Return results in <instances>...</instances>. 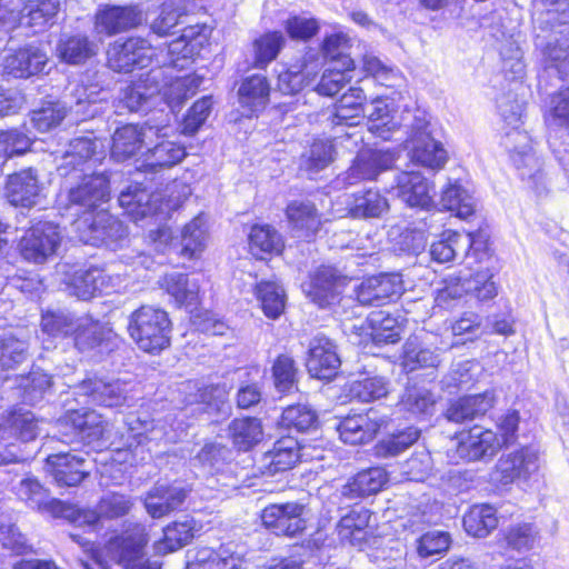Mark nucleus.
<instances>
[{"label":"nucleus","mask_w":569,"mask_h":569,"mask_svg":"<svg viewBox=\"0 0 569 569\" xmlns=\"http://www.w3.org/2000/svg\"><path fill=\"white\" fill-rule=\"evenodd\" d=\"M166 192V194L150 192L142 182L133 181L121 191L118 199L127 216L134 222L143 219L154 220L157 229H150L148 238L156 246L157 250H162L172 238L170 229L162 224V222L191 193L189 186L178 181L168 184Z\"/></svg>","instance_id":"nucleus-1"},{"label":"nucleus","mask_w":569,"mask_h":569,"mask_svg":"<svg viewBox=\"0 0 569 569\" xmlns=\"http://www.w3.org/2000/svg\"><path fill=\"white\" fill-rule=\"evenodd\" d=\"M352 39L345 32H335L323 38L320 52L308 50L302 62L291 66L279 73L280 89L286 93L300 90L305 78L316 76L322 66H339L345 70H355L356 63L350 57Z\"/></svg>","instance_id":"nucleus-2"},{"label":"nucleus","mask_w":569,"mask_h":569,"mask_svg":"<svg viewBox=\"0 0 569 569\" xmlns=\"http://www.w3.org/2000/svg\"><path fill=\"white\" fill-rule=\"evenodd\" d=\"M501 117L503 120L502 130L505 131L502 144L519 171L521 179L527 180L529 187L537 194L546 193L548 182L542 171L541 160L533 152L528 133L520 130L522 123L521 112H518L516 109H503Z\"/></svg>","instance_id":"nucleus-3"},{"label":"nucleus","mask_w":569,"mask_h":569,"mask_svg":"<svg viewBox=\"0 0 569 569\" xmlns=\"http://www.w3.org/2000/svg\"><path fill=\"white\" fill-rule=\"evenodd\" d=\"M144 528L137 525L132 535L111 538L102 551L94 556L93 562H83L84 569H160L157 562L144 558L143 548L147 545Z\"/></svg>","instance_id":"nucleus-4"},{"label":"nucleus","mask_w":569,"mask_h":569,"mask_svg":"<svg viewBox=\"0 0 569 569\" xmlns=\"http://www.w3.org/2000/svg\"><path fill=\"white\" fill-rule=\"evenodd\" d=\"M127 330L144 352L159 353L170 346L171 321L160 308L141 306L129 316Z\"/></svg>","instance_id":"nucleus-5"},{"label":"nucleus","mask_w":569,"mask_h":569,"mask_svg":"<svg viewBox=\"0 0 569 569\" xmlns=\"http://www.w3.org/2000/svg\"><path fill=\"white\" fill-rule=\"evenodd\" d=\"M412 124L410 159L413 163L432 171L441 170L448 161V152L436 139L433 124L427 120L425 109H416Z\"/></svg>","instance_id":"nucleus-6"},{"label":"nucleus","mask_w":569,"mask_h":569,"mask_svg":"<svg viewBox=\"0 0 569 569\" xmlns=\"http://www.w3.org/2000/svg\"><path fill=\"white\" fill-rule=\"evenodd\" d=\"M66 178L72 182L68 187L69 204L77 207L83 217L94 214L93 211L109 200V180L104 174L89 171Z\"/></svg>","instance_id":"nucleus-7"},{"label":"nucleus","mask_w":569,"mask_h":569,"mask_svg":"<svg viewBox=\"0 0 569 569\" xmlns=\"http://www.w3.org/2000/svg\"><path fill=\"white\" fill-rule=\"evenodd\" d=\"M60 242L61 234L58 224L39 221L24 232L18 249L26 261L41 264L56 254Z\"/></svg>","instance_id":"nucleus-8"},{"label":"nucleus","mask_w":569,"mask_h":569,"mask_svg":"<svg viewBox=\"0 0 569 569\" xmlns=\"http://www.w3.org/2000/svg\"><path fill=\"white\" fill-rule=\"evenodd\" d=\"M154 54L156 49L147 39L130 37L110 44L107 51L108 66L117 72H131L136 68H147Z\"/></svg>","instance_id":"nucleus-9"},{"label":"nucleus","mask_w":569,"mask_h":569,"mask_svg":"<svg viewBox=\"0 0 569 569\" xmlns=\"http://www.w3.org/2000/svg\"><path fill=\"white\" fill-rule=\"evenodd\" d=\"M396 162L395 153L389 150L361 149L351 166L337 178V183L350 187L366 180H375L381 172Z\"/></svg>","instance_id":"nucleus-10"},{"label":"nucleus","mask_w":569,"mask_h":569,"mask_svg":"<svg viewBox=\"0 0 569 569\" xmlns=\"http://www.w3.org/2000/svg\"><path fill=\"white\" fill-rule=\"evenodd\" d=\"M74 228L80 240L91 246L111 244L127 236L122 222L104 210L77 219Z\"/></svg>","instance_id":"nucleus-11"},{"label":"nucleus","mask_w":569,"mask_h":569,"mask_svg":"<svg viewBox=\"0 0 569 569\" xmlns=\"http://www.w3.org/2000/svg\"><path fill=\"white\" fill-rule=\"evenodd\" d=\"M72 335L74 347L82 353H109L120 343L119 336L108 325L89 318H80Z\"/></svg>","instance_id":"nucleus-12"},{"label":"nucleus","mask_w":569,"mask_h":569,"mask_svg":"<svg viewBox=\"0 0 569 569\" xmlns=\"http://www.w3.org/2000/svg\"><path fill=\"white\" fill-rule=\"evenodd\" d=\"M347 284V278L335 268L322 266L301 284L303 293L320 308L336 303Z\"/></svg>","instance_id":"nucleus-13"},{"label":"nucleus","mask_w":569,"mask_h":569,"mask_svg":"<svg viewBox=\"0 0 569 569\" xmlns=\"http://www.w3.org/2000/svg\"><path fill=\"white\" fill-rule=\"evenodd\" d=\"M405 291L399 273H381L362 280L356 288L357 301L362 306H381L398 299Z\"/></svg>","instance_id":"nucleus-14"},{"label":"nucleus","mask_w":569,"mask_h":569,"mask_svg":"<svg viewBox=\"0 0 569 569\" xmlns=\"http://www.w3.org/2000/svg\"><path fill=\"white\" fill-rule=\"evenodd\" d=\"M59 423L66 429H72L73 438L68 432H62L64 437L62 441L66 442L76 440L84 445H93L104 437L107 430V422L103 417L89 409L69 411L59 420Z\"/></svg>","instance_id":"nucleus-15"},{"label":"nucleus","mask_w":569,"mask_h":569,"mask_svg":"<svg viewBox=\"0 0 569 569\" xmlns=\"http://www.w3.org/2000/svg\"><path fill=\"white\" fill-rule=\"evenodd\" d=\"M498 469L505 483L516 480L538 482L541 477L539 453L531 447H523L499 460Z\"/></svg>","instance_id":"nucleus-16"},{"label":"nucleus","mask_w":569,"mask_h":569,"mask_svg":"<svg viewBox=\"0 0 569 569\" xmlns=\"http://www.w3.org/2000/svg\"><path fill=\"white\" fill-rule=\"evenodd\" d=\"M501 447L502 442L496 432L481 426H473L460 435L457 453L467 461H488Z\"/></svg>","instance_id":"nucleus-17"},{"label":"nucleus","mask_w":569,"mask_h":569,"mask_svg":"<svg viewBox=\"0 0 569 569\" xmlns=\"http://www.w3.org/2000/svg\"><path fill=\"white\" fill-rule=\"evenodd\" d=\"M433 183L419 171H401L396 176L392 192L411 208L429 209L433 203Z\"/></svg>","instance_id":"nucleus-18"},{"label":"nucleus","mask_w":569,"mask_h":569,"mask_svg":"<svg viewBox=\"0 0 569 569\" xmlns=\"http://www.w3.org/2000/svg\"><path fill=\"white\" fill-rule=\"evenodd\" d=\"M305 506L298 502L270 505L262 510L261 520L277 536L293 537L306 529Z\"/></svg>","instance_id":"nucleus-19"},{"label":"nucleus","mask_w":569,"mask_h":569,"mask_svg":"<svg viewBox=\"0 0 569 569\" xmlns=\"http://www.w3.org/2000/svg\"><path fill=\"white\" fill-rule=\"evenodd\" d=\"M306 447L293 437H281L260 459L259 469L262 475L274 476L290 470L307 456Z\"/></svg>","instance_id":"nucleus-20"},{"label":"nucleus","mask_w":569,"mask_h":569,"mask_svg":"<svg viewBox=\"0 0 569 569\" xmlns=\"http://www.w3.org/2000/svg\"><path fill=\"white\" fill-rule=\"evenodd\" d=\"M340 365L335 342L321 333L316 335L308 348L306 366L309 373L320 380H330L337 375Z\"/></svg>","instance_id":"nucleus-21"},{"label":"nucleus","mask_w":569,"mask_h":569,"mask_svg":"<svg viewBox=\"0 0 569 569\" xmlns=\"http://www.w3.org/2000/svg\"><path fill=\"white\" fill-rule=\"evenodd\" d=\"M443 236V239L433 242L430 247L431 258L440 263L450 262L460 256L467 257L471 250H481L486 242L480 231L468 233L448 231Z\"/></svg>","instance_id":"nucleus-22"},{"label":"nucleus","mask_w":569,"mask_h":569,"mask_svg":"<svg viewBox=\"0 0 569 569\" xmlns=\"http://www.w3.org/2000/svg\"><path fill=\"white\" fill-rule=\"evenodd\" d=\"M12 491L27 507L53 517L63 516L67 510L64 503L51 498L49 490L33 476L19 480L12 487Z\"/></svg>","instance_id":"nucleus-23"},{"label":"nucleus","mask_w":569,"mask_h":569,"mask_svg":"<svg viewBox=\"0 0 569 569\" xmlns=\"http://www.w3.org/2000/svg\"><path fill=\"white\" fill-rule=\"evenodd\" d=\"M42 186L32 169L21 170L8 177L6 196L16 207L31 208L40 202Z\"/></svg>","instance_id":"nucleus-24"},{"label":"nucleus","mask_w":569,"mask_h":569,"mask_svg":"<svg viewBox=\"0 0 569 569\" xmlns=\"http://www.w3.org/2000/svg\"><path fill=\"white\" fill-rule=\"evenodd\" d=\"M117 278L98 267L77 270L67 282V291L81 300H89L97 292L113 289Z\"/></svg>","instance_id":"nucleus-25"},{"label":"nucleus","mask_w":569,"mask_h":569,"mask_svg":"<svg viewBox=\"0 0 569 569\" xmlns=\"http://www.w3.org/2000/svg\"><path fill=\"white\" fill-rule=\"evenodd\" d=\"M385 420L377 412L369 410L363 415L346 417L337 426L340 439L352 446L366 443L373 439Z\"/></svg>","instance_id":"nucleus-26"},{"label":"nucleus","mask_w":569,"mask_h":569,"mask_svg":"<svg viewBox=\"0 0 569 569\" xmlns=\"http://www.w3.org/2000/svg\"><path fill=\"white\" fill-rule=\"evenodd\" d=\"M48 58L38 47L26 46L14 51H8L2 58L3 72L14 78H29L41 72Z\"/></svg>","instance_id":"nucleus-27"},{"label":"nucleus","mask_w":569,"mask_h":569,"mask_svg":"<svg viewBox=\"0 0 569 569\" xmlns=\"http://www.w3.org/2000/svg\"><path fill=\"white\" fill-rule=\"evenodd\" d=\"M143 13L138 6H107L96 17L97 29L109 36L139 26Z\"/></svg>","instance_id":"nucleus-28"},{"label":"nucleus","mask_w":569,"mask_h":569,"mask_svg":"<svg viewBox=\"0 0 569 569\" xmlns=\"http://www.w3.org/2000/svg\"><path fill=\"white\" fill-rule=\"evenodd\" d=\"M80 390L93 403L103 407H119L128 401V383L120 380L87 379L80 385Z\"/></svg>","instance_id":"nucleus-29"},{"label":"nucleus","mask_w":569,"mask_h":569,"mask_svg":"<svg viewBox=\"0 0 569 569\" xmlns=\"http://www.w3.org/2000/svg\"><path fill=\"white\" fill-rule=\"evenodd\" d=\"M133 502L129 496L108 492L99 501L96 510H83L78 513L76 521L94 528L101 518L117 519L126 516L132 508Z\"/></svg>","instance_id":"nucleus-30"},{"label":"nucleus","mask_w":569,"mask_h":569,"mask_svg":"<svg viewBox=\"0 0 569 569\" xmlns=\"http://www.w3.org/2000/svg\"><path fill=\"white\" fill-rule=\"evenodd\" d=\"M442 362L441 349L428 345L418 337H410L403 345L401 366L407 372L419 369H437Z\"/></svg>","instance_id":"nucleus-31"},{"label":"nucleus","mask_w":569,"mask_h":569,"mask_svg":"<svg viewBox=\"0 0 569 569\" xmlns=\"http://www.w3.org/2000/svg\"><path fill=\"white\" fill-rule=\"evenodd\" d=\"M96 143L91 138L79 137L70 141L68 149L62 154V163L58 167L61 177L91 171L92 156Z\"/></svg>","instance_id":"nucleus-32"},{"label":"nucleus","mask_w":569,"mask_h":569,"mask_svg":"<svg viewBox=\"0 0 569 569\" xmlns=\"http://www.w3.org/2000/svg\"><path fill=\"white\" fill-rule=\"evenodd\" d=\"M493 402L495 392L492 390L465 396L448 407L446 417L449 421L456 423L470 421L485 416L492 408Z\"/></svg>","instance_id":"nucleus-33"},{"label":"nucleus","mask_w":569,"mask_h":569,"mask_svg":"<svg viewBox=\"0 0 569 569\" xmlns=\"http://www.w3.org/2000/svg\"><path fill=\"white\" fill-rule=\"evenodd\" d=\"M47 463L54 481L61 487L78 486L88 476L84 460L71 453L50 455Z\"/></svg>","instance_id":"nucleus-34"},{"label":"nucleus","mask_w":569,"mask_h":569,"mask_svg":"<svg viewBox=\"0 0 569 569\" xmlns=\"http://www.w3.org/2000/svg\"><path fill=\"white\" fill-rule=\"evenodd\" d=\"M187 151L183 144L163 139L153 148L148 149L139 170L157 172L159 170L171 168L180 163Z\"/></svg>","instance_id":"nucleus-35"},{"label":"nucleus","mask_w":569,"mask_h":569,"mask_svg":"<svg viewBox=\"0 0 569 569\" xmlns=\"http://www.w3.org/2000/svg\"><path fill=\"white\" fill-rule=\"evenodd\" d=\"M186 497V491L182 488L159 485L147 493L144 507L152 518H162L179 509Z\"/></svg>","instance_id":"nucleus-36"},{"label":"nucleus","mask_w":569,"mask_h":569,"mask_svg":"<svg viewBox=\"0 0 569 569\" xmlns=\"http://www.w3.org/2000/svg\"><path fill=\"white\" fill-rule=\"evenodd\" d=\"M388 482V473L383 468L375 467L358 472L341 489L348 499L363 498L376 495Z\"/></svg>","instance_id":"nucleus-37"},{"label":"nucleus","mask_w":569,"mask_h":569,"mask_svg":"<svg viewBox=\"0 0 569 569\" xmlns=\"http://www.w3.org/2000/svg\"><path fill=\"white\" fill-rule=\"evenodd\" d=\"M28 358V342L12 331L0 333V382L9 378V371L14 370Z\"/></svg>","instance_id":"nucleus-38"},{"label":"nucleus","mask_w":569,"mask_h":569,"mask_svg":"<svg viewBox=\"0 0 569 569\" xmlns=\"http://www.w3.org/2000/svg\"><path fill=\"white\" fill-rule=\"evenodd\" d=\"M536 46L542 48L547 68L555 69L561 79L569 78V32L560 30L547 44L537 34Z\"/></svg>","instance_id":"nucleus-39"},{"label":"nucleus","mask_w":569,"mask_h":569,"mask_svg":"<svg viewBox=\"0 0 569 569\" xmlns=\"http://www.w3.org/2000/svg\"><path fill=\"white\" fill-rule=\"evenodd\" d=\"M337 150L330 139H315L301 153L299 169L316 174L328 168L336 159Z\"/></svg>","instance_id":"nucleus-40"},{"label":"nucleus","mask_w":569,"mask_h":569,"mask_svg":"<svg viewBox=\"0 0 569 569\" xmlns=\"http://www.w3.org/2000/svg\"><path fill=\"white\" fill-rule=\"evenodd\" d=\"M160 286L173 298L179 307H194L199 298V284L194 279H189L184 273L172 272L166 274Z\"/></svg>","instance_id":"nucleus-41"},{"label":"nucleus","mask_w":569,"mask_h":569,"mask_svg":"<svg viewBox=\"0 0 569 569\" xmlns=\"http://www.w3.org/2000/svg\"><path fill=\"white\" fill-rule=\"evenodd\" d=\"M370 512L366 508L353 509L343 516L338 526V536L343 542L361 547L367 539Z\"/></svg>","instance_id":"nucleus-42"},{"label":"nucleus","mask_w":569,"mask_h":569,"mask_svg":"<svg viewBox=\"0 0 569 569\" xmlns=\"http://www.w3.org/2000/svg\"><path fill=\"white\" fill-rule=\"evenodd\" d=\"M159 4V13L150 22L153 33L163 37L171 33L187 13L189 0H154Z\"/></svg>","instance_id":"nucleus-43"},{"label":"nucleus","mask_w":569,"mask_h":569,"mask_svg":"<svg viewBox=\"0 0 569 569\" xmlns=\"http://www.w3.org/2000/svg\"><path fill=\"white\" fill-rule=\"evenodd\" d=\"M144 136L142 129L133 124L117 129L112 137V158L122 162L136 156L142 148Z\"/></svg>","instance_id":"nucleus-44"},{"label":"nucleus","mask_w":569,"mask_h":569,"mask_svg":"<svg viewBox=\"0 0 569 569\" xmlns=\"http://www.w3.org/2000/svg\"><path fill=\"white\" fill-rule=\"evenodd\" d=\"M228 431L232 443L241 451L250 450L263 439L262 425L257 418L233 419Z\"/></svg>","instance_id":"nucleus-45"},{"label":"nucleus","mask_w":569,"mask_h":569,"mask_svg":"<svg viewBox=\"0 0 569 569\" xmlns=\"http://www.w3.org/2000/svg\"><path fill=\"white\" fill-rule=\"evenodd\" d=\"M10 430L11 433L20 438L22 441L28 442L37 438L39 435L38 420L31 411L23 409H14L3 417L0 423V438Z\"/></svg>","instance_id":"nucleus-46"},{"label":"nucleus","mask_w":569,"mask_h":569,"mask_svg":"<svg viewBox=\"0 0 569 569\" xmlns=\"http://www.w3.org/2000/svg\"><path fill=\"white\" fill-rule=\"evenodd\" d=\"M347 209L352 218H379L388 211L389 203L378 190L369 189L353 194Z\"/></svg>","instance_id":"nucleus-47"},{"label":"nucleus","mask_w":569,"mask_h":569,"mask_svg":"<svg viewBox=\"0 0 569 569\" xmlns=\"http://www.w3.org/2000/svg\"><path fill=\"white\" fill-rule=\"evenodd\" d=\"M249 248L257 259H264L266 254L280 253L283 241L274 228L268 224H256L249 233Z\"/></svg>","instance_id":"nucleus-48"},{"label":"nucleus","mask_w":569,"mask_h":569,"mask_svg":"<svg viewBox=\"0 0 569 569\" xmlns=\"http://www.w3.org/2000/svg\"><path fill=\"white\" fill-rule=\"evenodd\" d=\"M166 73L164 69H154L147 74V79L133 82L123 90L122 107H141L149 103L159 92L158 79Z\"/></svg>","instance_id":"nucleus-49"},{"label":"nucleus","mask_w":569,"mask_h":569,"mask_svg":"<svg viewBox=\"0 0 569 569\" xmlns=\"http://www.w3.org/2000/svg\"><path fill=\"white\" fill-rule=\"evenodd\" d=\"M201 44L202 40L198 28L192 26L184 28L181 36L169 43L168 52L178 56L173 61L178 71L186 69L193 57L199 54Z\"/></svg>","instance_id":"nucleus-50"},{"label":"nucleus","mask_w":569,"mask_h":569,"mask_svg":"<svg viewBox=\"0 0 569 569\" xmlns=\"http://www.w3.org/2000/svg\"><path fill=\"white\" fill-rule=\"evenodd\" d=\"M367 321L375 345L396 343L400 340L401 328L399 321L388 312L383 310L371 312Z\"/></svg>","instance_id":"nucleus-51"},{"label":"nucleus","mask_w":569,"mask_h":569,"mask_svg":"<svg viewBox=\"0 0 569 569\" xmlns=\"http://www.w3.org/2000/svg\"><path fill=\"white\" fill-rule=\"evenodd\" d=\"M441 206L457 217L466 219L475 212L472 196L458 182L449 180L441 192Z\"/></svg>","instance_id":"nucleus-52"},{"label":"nucleus","mask_w":569,"mask_h":569,"mask_svg":"<svg viewBox=\"0 0 569 569\" xmlns=\"http://www.w3.org/2000/svg\"><path fill=\"white\" fill-rule=\"evenodd\" d=\"M270 83L264 76L252 74L246 77L238 89L242 107H263L270 101Z\"/></svg>","instance_id":"nucleus-53"},{"label":"nucleus","mask_w":569,"mask_h":569,"mask_svg":"<svg viewBox=\"0 0 569 569\" xmlns=\"http://www.w3.org/2000/svg\"><path fill=\"white\" fill-rule=\"evenodd\" d=\"M498 525L496 510L489 505L472 506L463 517V527L473 537L488 536Z\"/></svg>","instance_id":"nucleus-54"},{"label":"nucleus","mask_w":569,"mask_h":569,"mask_svg":"<svg viewBox=\"0 0 569 569\" xmlns=\"http://www.w3.org/2000/svg\"><path fill=\"white\" fill-rule=\"evenodd\" d=\"M286 43L281 31H269L253 41V67L264 69L272 62Z\"/></svg>","instance_id":"nucleus-55"},{"label":"nucleus","mask_w":569,"mask_h":569,"mask_svg":"<svg viewBox=\"0 0 569 569\" xmlns=\"http://www.w3.org/2000/svg\"><path fill=\"white\" fill-rule=\"evenodd\" d=\"M286 214L295 229L306 231L307 236L315 233L320 227V217L316 206L310 201H292L288 204Z\"/></svg>","instance_id":"nucleus-56"},{"label":"nucleus","mask_w":569,"mask_h":569,"mask_svg":"<svg viewBox=\"0 0 569 569\" xmlns=\"http://www.w3.org/2000/svg\"><path fill=\"white\" fill-rule=\"evenodd\" d=\"M257 298L263 313L270 319H277L286 307V292L276 281H262L256 288Z\"/></svg>","instance_id":"nucleus-57"},{"label":"nucleus","mask_w":569,"mask_h":569,"mask_svg":"<svg viewBox=\"0 0 569 569\" xmlns=\"http://www.w3.org/2000/svg\"><path fill=\"white\" fill-rule=\"evenodd\" d=\"M196 531L194 521L186 519L169 525L163 530V539L157 542L156 548L159 552H171L188 545Z\"/></svg>","instance_id":"nucleus-58"},{"label":"nucleus","mask_w":569,"mask_h":569,"mask_svg":"<svg viewBox=\"0 0 569 569\" xmlns=\"http://www.w3.org/2000/svg\"><path fill=\"white\" fill-rule=\"evenodd\" d=\"M207 221L202 214L197 216L182 230L181 254L194 258L203 251L207 241Z\"/></svg>","instance_id":"nucleus-59"},{"label":"nucleus","mask_w":569,"mask_h":569,"mask_svg":"<svg viewBox=\"0 0 569 569\" xmlns=\"http://www.w3.org/2000/svg\"><path fill=\"white\" fill-rule=\"evenodd\" d=\"M60 0H24L21 21L27 20L31 27H46L57 16Z\"/></svg>","instance_id":"nucleus-60"},{"label":"nucleus","mask_w":569,"mask_h":569,"mask_svg":"<svg viewBox=\"0 0 569 569\" xmlns=\"http://www.w3.org/2000/svg\"><path fill=\"white\" fill-rule=\"evenodd\" d=\"M419 436L420 431L415 427L393 433L377 443L376 455L380 458L396 457L413 445Z\"/></svg>","instance_id":"nucleus-61"},{"label":"nucleus","mask_w":569,"mask_h":569,"mask_svg":"<svg viewBox=\"0 0 569 569\" xmlns=\"http://www.w3.org/2000/svg\"><path fill=\"white\" fill-rule=\"evenodd\" d=\"M203 78L196 73L178 76L177 79L163 91L166 101L177 103V107L183 104L192 97L201 86Z\"/></svg>","instance_id":"nucleus-62"},{"label":"nucleus","mask_w":569,"mask_h":569,"mask_svg":"<svg viewBox=\"0 0 569 569\" xmlns=\"http://www.w3.org/2000/svg\"><path fill=\"white\" fill-rule=\"evenodd\" d=\"M60 57L68 63H81L96 53V46L83 36L61 40L58 47Z\"/></svg>","instance_id":"nucleus-63"},{"label":"nucleus","mask_w":569,"mask_h":569,"mask_svg":"<svg viewBox=\"0 0 569 569\" xmlns=\"http://www.w3.org/2000/svg\"><path fill=\"white\" fill-rule=\"evenodd\" d=\"M388 391L389 382L380 376L356 380L350 386L351 397L362 402L380 399L387 396Z\"/></svg>","instance_id":"nucleus-64"}]
</instances>
